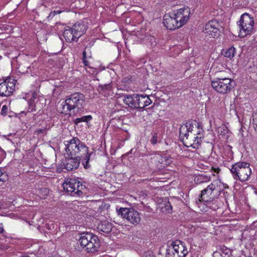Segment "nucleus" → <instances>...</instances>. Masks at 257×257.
Segmentation results:
<instances>
[{"instance_id": "14", "label": "nucleus", "mask_w": 257, "mask_h": 257, "mask_svg": "<svg viewBox=\"0 0 257 257\" xmlns=\"http://www.w3.org/2000/svg\"><path fill=\"white\" fill-rule=\"evenodd\" d=\"M220 26L215 20H211L205 25L204 33L210 37L215 38L219 35Z\"/></svg>"}, {"instance_id": "4", "label": "nucleus", "mask_w": 257, "mask_h": 257, "mask_svg": "<svg viewBox=\"0 0 257 257\" xmlns=\"http://www.w3.org/2000/svg\"><path fill=\"white\" fill-rule=\"evenodd\" d=\"M85 104L84 96L79 93H74L61 104V112L68 113L71 110L82 108Z\"/></svg>"}, {"instance_id": "3", "label": "nucleus", "mask_w": 257, "mask_h": 257, "mask_svg": "<svg viewBox=\"0 0 257 257\" xmlns=\"http://www.w3.org/2000/svg\"><path fill=\"white\" fill-rule=\"evenodd\" d=\"M229 170L233 178L236 181L239 180L241 182L248 180L252 174L249 164L243 162L235 163Z\"/></svg>"}, {"instance_id": "42", "label": "nucleus", "mask_w": 257, "mask_h": 257, "mask_svg": "<svg viewBox=\"0 0 257 257\" xmlns=\"http://www.w3.org/2000/svg\"><path fill=\"white\" fill-rule=\"evenodd\" d=\"M22 257H29L28 256H22Z\"/></svg>"}, {"instance_id": "10", "label": "nucleus", "mask_w": 257, "mask_h": 257, "mask_svg": "<svg viewBox=\"0 0 257 257\" xmlns=\"http://www.w3.org/2000/svg\"><path fill=\"white\" fill-rule=\"evenodd\" d=\"M231 79L229 78H217L212 81V87L220 93H226L231 89Z\"/></svg>"}, {"instance_id": "15", "label": "nucleus", "mask_w": 257, "mask_h": 257, "mask_svg": "<svg viewBox=\"0 0 257 257\" xmlns=\"http://www.w3.org/2000/svg\"><path fill=\"white\" fill-rule=\"evenodd\" d=\"M163 23L164 26L169 30H175L179 28L173 12L165 15Z\"/></svg>"}, {"instance_id": "31", "label": "nucleus", "mask_w": 257, "mask_h": 257, "mask_svg": "<svg viewBox=\"0 0 257 257\" xmlns=\"http://www.w3.org/2000/svg\"><path fill=\"white\" fill-rule=\"evenodd\" d=\"M49 191L46 188H43L40 190H39L38 195L41 198H45V197L47 195Z\"/></svg>"}, {"instance_id": "2", "label": "nucleus", "mask_w": 257, "mask_h": 257, "mask_svg": "<svg viewBox=\"0 0 257 257\" xmlns=\"http://www.w3.org/2000/svg\"><path fill=\"white\" fill-rule=\"evenodd\" d=\"M64 145L65 151L69 156H75L77 158H82L87 154L88 150L82 142L76 138L65 141Z\"/></svg>"}, {"instance_id": "18", "label": "nucleus", "mask_w": 257, "mask_h": 257, "mask_svg": "<svg viewBox=\"0 0 257 257\" xmlns=\"http://www.w3.org/2000/svg\"><path fill=\"white\" fill-rule=\"evenodd\" d=\"M137 108H144L151 104L152 101L149 97L146 95L138 94Z\"/></svg>"}, {"instance_id": "22", "label": "nucleus", "mask_w": 257, "mask_h": 257, "mask_svg": "<svg viewBox=\"0 0 257 257\" xmlns=\"http://www.w3.org/2000/svg\"><path fill=\"white\" fill-rule=\"evenodd\" d=\"M33 99H29L27 95L26 97H24L23 98L28 100L29 104V111H36L38 109H40L43 106H37L38 104H36V100L37 99L36 98V94H32Z\"/></svg>"}, {"instance_id": "28", "label": "nucleus", "mask_w": 257, "mask_h": 257, "mask_svg": "<svg viewBox=\"0 0 257 257\" xmlns=\"http://www.w3.org/2000/svg\"><path fill=\"white\" fill-rule=\"evenodd\" d=\"M159 162L161 164V167H165L170 165L172 162V158H170L168 156L165 155L160 157Z\"/></svg>"}, {"instance_id": "21", "label": "nucleus", "mask_w": 257, "mask_h": 257, "mask_svg": "<svg viewBox=\"0 0 257 257\" xmlns=\"http://www.w3.org/2000/svg\"><path fill=\"white\" fill-rule=\"evenodd\" d=\"M97 229L100 232L108 233L112 229V224L107 220H102L98 224Z\"/></svg>"}, {"instance_id": "5", "label": "nucleus", "mask_w": 257, "mask_h": 257, "mask_svg": "<svg viewBox=\"0 0 257 257\" xmlns=\"http://www.w3.org/2000/svg\"><path fill=\"white\" fill-rule=\"evenodd\" d=\"M86 27L83 23L75 24L72 28L66 27L63 35L68 42L76 41L86 31Z\"/></svg>"}, {"instance_id": "38", "label": "nucleus", "mask_w": 257, "mask_h": 257, "mask_svg": "<svg viewBox=\"0 0 257 257\" xmlns=\"http://www.w3.org/2000/svg\"><path fill=\"white\" fill-rule=\"evenodd\" d=\"M212 170L213 171L212 173L213 175H215V173H218L220 170V169H219L218 168H214L213 167H212Z\"/></svg>"}, {"instance_id": "20", "label": "nucleus", "mask_w": 257, "mask_h": 257, "mask_svg": "<svg viewBox=\"0 0 257 257\" xmlns=\"http://www.w3.org/2000/svg\"><path fill=\"white\" fill-rule=\"evenodd\" d=\"M138 94L124 95L123 98L124 103L131 108H137Z\"/></svg>"}, {"instance_id": "26", "label": "nucleus", "mask_w": 257, "mask_h": 257, "mask_svg": "<svg viewBox=\"0 0 257 257\" xmlns=\"http://www.w3.org/2000/svg\"><path fill=\"white\" fill-rule=\"evenodd\" d=\"M235 49L233 47H230L227 49H224L222 51V54L225 57L231 59L235 55Z\"/></svg>"}, {"instance_id": "8", "label": "nucleus", "mask_w": 257, "mask_h": 257, "mask_svg": "<svg viewBox=\"0 0 257 257\" xmlns=\"http://www.w3.org/2000/svg\"><path fill=\"white\" fill-rule=\"evenodd\" d=\"M188 251L185 243L179 240L173 241L167 250V257H185Z\"/></svg>"}, {"instance_id": "25", "label": "nucleus", "mask_w": 257, "mask_h": 257, "mask_svg": "<svg viewBox=\"0 0 257 257\" xmlns=\"http://www.w3.org/2000/svg\"><path fill=\"white\" fill-rule=\"evenodd\" d=\"M218 134V136H230L231 133L228 131V128L225 125H222L220 127L214 130Z\"/></svg>"}, {"instance_id": "24", "label": "nucleus", "mask_w": 257, "mask_h": 257, "mask_svg": "<svg viewBox=\"0 0 257 257\" xmlns=\"http://www.w3.org/2000/svg\"><path fill=\"white\" fill-rule=\"evenodd\" d=\"M162 212L171 213L172 211V206L170 203L165 199L160 203L158 207Z\"/></svg>"}, {"instance_id": "27", "label": "nucleus", "mask_w": 257, "mask_h": 257, "mask_svg": "<svg viewBox=\"0 0 257 257\" xmlns=\"http://www.w3.org/2000/svg\"><path fill=\"white\" fill-rule=\"evenodd\" d=\"M210 180V177L203 174L198 175L194 178V181L196 184H201L208 182Z\"/></svg>"}, {"instance_id": "6", "label": "nucleus", "mask_w": 257, "mask_h": 257, "mask_svg": "<svg viewBox=\"0 0 257 257\" xmlns=\"http://www.w3.org/2000/svg\"><path fill=\"white\" fill-rule=\"evenodd\" d=\"M253 25L254 21L252 17L246 13L242 15L238 22L239 37L244 38L250 35L253 31Z\"/></svg>"}, {"instance_id": "35", "label": "nucleus", "mask_w": 257, "mask_h": 257, "mask_svg": "<svg viewBox=\"0 0 257 257\" xmlns=\"http://www.w3.org/2000/svg\"><path fill=\"white\" fill-rule=\"evenodd\" d=\"M174 50L177 51L176 54L172 55V56L175 57L176 55H177L178 54H179L181 51V49L179 46H176V47H173L172 49V51H174Z\"/></svg>"}, {"instance_id": "43", "label": "nucleus", "mask_w": 257, "mask_h": 257, "mask_svg": "<svg viewBox=\"0 0 257 257\" xmlns=\"http://www.w3.org/2000/svg\"><path fill=\"white\" fill-rule=\"evenodd\" d=\"M1 208V205H0V208Z\"/></svg>"}, {"instance_id": "16", "label": "nucleus", "mask_w": 257, "mask_h": 257, "mask_svg": "<svg viewBox=\"0 0 257 257\" xmlns=\"http://www.w3.org/2000/svg\"><path fill=\"white\" fill-rule=\"evenodd\" d=\"M81 158L77 157L73 158V156H71V158L66 159L65 163H64V168L67 171H72L78 168Z\"/></svg>"}, {"instance_id": "41", "label": "nucleus", "mask_w": 257, "mask_h": 257, "mask_svg": "<svg viewBox=\"0 0 257 257\" xmlns=\"http://www.w3.org/2000/svg\"><path fill=\"white\" fill-rule=\"evenodd\" d=\"M57 88H55V89H54V92H56V91H57Z\"/></svg>"}, {"instance_id": "11", "label": "nucleus", "mask_w": 257, "mask_h": 257, "mask_svg": "<svg viewBox=\"0 0 257 257\" xmlns=\"http://www.w3.org/2000/svg\"><path fill=\"white\" fill-rule=\"evenodd\" d=\"M15 88V80L11 78H7L0 80V96H9Z\"/></svg>"}, {"instance_id": "7", "label": "nucleus", "mask_w": 257, "mask_h": 257, "mask_svg": "<svg viewBox=\"0 0 257 257\" xmlns=\"http://www.w3.org/2000/svg\"><path fill=\"white\" fill-rule=\"evenodd\" d=\"M220 185V182L219 181H213L206 188L201 191L199 201H204L209 204L219 195L220 192V188H219Z\"/></svg>"}, {"instance_id": "19", "label": "nucleus", "mask_w": 257, "mask_h": 257, "mask_svg": "<svg viewBox=\"0 0 257 257\" xmlns=\"http://www.w3.org/2000/svg\"><path fill=\"white\" fill-rule=\"evenodd\" d=\"M100 241L97 236L94 235L91 241L89 242L86 248L87 252H95L97 251L100 247Z\"/></svg>"}, {"instance_id": "23", "label": "nucleus", "mask_w": 257, "mask_h": 257, "mask_svg": "<svg viewBox=\"0 0 257 257\" xmlns=\"http://www.w3.org/2000/svg\"><path fill=\"white\" fill-rule=\"evenodd\" d=\"M210 126L212 130H217L221 125L224 124L223 121L219 117L212 116L209 119Z\"/></svg>"}, {"instance_id": "34", "label": "nucleus", "mask_w": 257, "mask_h": 257, "mask_svg": "<svg viewBox=\"0 0 257 257\" xmlns=\"http://www.w3.org/2000/svg\"><path fill=\"white\" fill-rule=\"evenodd\" d=\"M64 12V11L61 10H55L52 12L50 13L49 17H53L54 16H55L57 14H59L61 13L62 12Z\"/></svg>"}, {"instance_id": "33", "label": "nucleus", "mask_w": 257, "mask_h": 257, "mask_svg": "<svg viewBox=\"0 0 257 257\" xmlns=\"http://www.w3.org/2000/svg\"><path fill=\"white\" fill-rule=\"evenodd\" d=\"M87 59L88 58L86 55V52L83 51V62L85 66H88L89 67H90V66H89V61L87 60Z\"/></svg>"}, {"instance_id": "12", "label": "nucleus", "mask_w": 257, "mask_h": 257, "mask_svg": "<svg viewBox=\"0 0 257 257\" xmlns=\"http://www.w3.org/2000/svg\"><path fill=\"white\" fill-rule=\"evenodd\" d=\"M173 13L179 28L184 26L189 21L190 17L191 12L188 7L180 9Z\"/></svg>"}, {"instance_id": "30", "label": "nucleus", "mask_w": 257, "mask_h": 257, "mask_svg": "<svg viewBox=\"0 0 257 257\" xmlns=\"http://www.w3.org/2000/svg\"><path fill=\"white\" fill-rule=\"evenodd\" d=\"M90 154L88 153V150L87 151V154L84 155L83 157L82 158H83L85 161V163H83L84 167L85 169H87L89 168V165H88L89 158H90Z\"/></svg>"}, {"instance_id": "9", "label": "nucleus", "mask_w": 257, "mask_h": 257, "mask_svg": "<svg viewBox=\"0 0 257 257\" xmlns=\"http://www.w3.org/2000/svg\"><path fill=\"white\" fill-rule=\"evenodd\" d=\"M117 214L131 223L138 224L140 222L141 217L139 213L131 208H120L117 210Z\"/></svg>"}, {"instance_id": "17", "label": "nucleus", "mask_w": 257, "mask_h": 257, "mask_svg": "<svg viewBox=\"0 0 257 257\" xmlns=\"http://www.w3.org/2000/svg\"><path fill=\"white\" fill-rule=\"evenodd\" d=\"M94 234L90 232H83L80 234L77 240V243L80 244L83 248H86L89 242L94 236Z\"/></svg>"}, {"instance_id": "36", "label": "nucleus", "mask_w": 257, "mask_h": 257, "mask_svg": "<svg viewBox=\"0 0 257 257\" xmlns=\"http://www.w3.org/2000/svg\"><path fill=\"white\" fill-rule=\"evenodd\" d=\"M151 142L153 144H156L158 142V136L156 134L153 135Z\"/></svg>"}, {"instance_id": "13", "label": "nucleus", "mask_w": 257, "mask_h": 257, "mask_svg": "<svg viewBox=\"0 0 257 257\" xmlns=\"http://www.w3.org/2000/svg\"><path fill=\"white\" fill-rule=\"evenodd\" d=\"M63 187L68 193L79 194L83 186L76 179L68 178L65 180Z\"/></svg>"}, {"instance_id": "1", "label": "nucleus", "mask_w": 257, "mask_h": 257, "mask_svg": "<svg viewBox=\"0 0 257 257\" xmlns=\"http://www.w3.org/2000/svg\"><path fill=\"white\" fill-rule=\"evenodd\" d=\"M203 130L199 127L198 123L187 122L180 128V137L183 139H190L193 141L191 146L197 148L201 143Z\"/></svg>"}, {"instance_id": "40", "label": "nucleus", "mask_w": 257, "mask_h": 257, "mask_svg": "<svg viewBox=\"0 0 257 257\" xmlns=\"http://www.w3.org/2000/svg\"><path fill=\"white\" fill-rule=\"evenodd\" d=\"M3 174V172L2 171L0 170V177ZM0 180H2V179L0 178Z\"/></svg>"}, {"instance_id": "32", "label": "nucleus", "mask_w": 257, "mask_h": 257, "mask_svg": "<svg viewBox=\"0 0 257 257\" xmlns=\"http://www.w3.org/2000/svg\"><path fill=\"white\" fill-rule=\"evenodd\" d=\"M252 123L255 130L257 131V112L252 114Z\"/></svg>"}, {"instance_id": "37", "label": "nucleus", "mask_w": 257, "mask_h": 257, "mask_svg": "<svg viewBox=\"0 0 257 257\" xmlns=\"http://www.w3.org/2000/svg\"><path fill=\"white\" fill-rule=\"evenodd\" d=\"M8 108L6 105H3L2 108L1 113L2 115H6L7 113Z\"/></svg>"}, {"instance_id": "29", "label": "nucleus", "mask_w": 257, "mask_h": 257, "mask_svg": "<svg viewBox=\"0 0 257 257\" xmlns=\"http://www.w3.org/2000/svg\"><path fill=\"white\" fill-rule=\"evenodd\" d=\"M92 116L91 115L84 116L80 118H77L75 120V122L77 124L80 122H88L91 120Z\"/></svg>"}, {"instance_id": "39", "label": "nucleus", "mask_w": 257, "mask_h": 257, "mask_svg": "<svg viewBox=\"0 0 257 257\" xmlns=\"http://www.w3.org/2000/svg\"><path fill=\"white\" fill-rule=\"evenodd\" d=\"M4 231V228L3 225L1 224H0V233H3Z\"/></svg>"}]
</instances>
